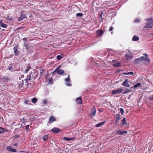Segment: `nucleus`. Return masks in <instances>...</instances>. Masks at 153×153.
<instances>
[{
	"label": "nucleus",
	"mask_w": 153,
	"mask_h": 153,
	"mask_svg": "<svg viewBox=\"0 0 153 153\" xmlns=\"http://www.w3.org/2000/svg\"><path fill=\"white\" fill-rule=\"evenodd\" d=\"M148 23L144 27V28H152L153 26V19L152 18H148L146 19Z\"/></svg>",
	"instance_id": "nucleus-1"
},
{
	"label": "nucleus",
	"mask_w": 153,
	"mask_h": 153,
	"mask_svg": "<svg viewBox=\"0 0 153 153\" xmlns=\"http://www.w3.org/2000/svg\"><path fill=\"white\" fill-rule=\"evenodd\" d=\"M144 59V56H141L138 58L135 59L134 61V63L135 64H136L140 63L143 61Z\"/></svg>",
	"instance_id": "nucleus-2"
},
{
	"label": "nucleus",
	"mask_w": 153,
	"mask_h": 153,
	"mask_svg": "<svg viewBox=\"0 0 153 153\" xmlns=\"http://www.w3.org/2000/svg\"><path fill=\"white\" fill-rule=\"evenodd\" d=\"M123 91V89L120 88L113 90L111 91V93L112 94H116L120 93Z\"/></svg>",
	"instance_id": "nucleus-3"
},
{
	"label": "nucleus",
	"mask_w": 153,
	"mask_h": 153,
	"mask_svg": "<svg viewBox=\"0 0 153 153\" xmlns=\"http://www.w3.org/2000/svg\"><path fill=\"white\" fill-rule=\"evenodd\" d=\"M121 117V116L119 114H118L114 116V119L115 120V124H116L118 122Z\"/></svg>",
	"instance_id": "nucleus-4"
},
{
	"label": "nucleus",
	"mask_w": 153,
	"mask_h": 153,
	"mask_svg": "<svg viewBox=\"0 0 153 153\" xmlns=\"http://www.w3.org/2000/svg\"><path fill=\"white\" fill-rule=\"evenodd\" d=\"M27 18L26 15L25 14H23L21 13V15L20 17L18 18V20L19 21H21L24 19H26Z\"/></svg>",
	"instance_id": "nucleus-5"
},
{
	"label": "nucleus",
	"mask_w": 153,
	"mask_h": 153,
	"mask_svg": "<svg viewBox=\"0 0 153 153\" xmlns=\"http://www.w3.org/2000/svg\"><path fill=\"white\" fill-rule=\"evenodd\" d=\"M91 116L92 117L94 116L96 113V108L94 106H93L91 109Z\"/></svg>",
	"instance_id": "nucleus-6"
},
{
	"label": "nucleus",
	"mask_w": 153,
	"mask_h": 153,
	"mask_svg": "<svg viewBox=\"0 0 153 153\" xmlns=\"http://www.w3.org/2000/svg\"><path fill=\"white\" fill-rule=\"evenodd\" d=\"M51 131L55 134H56L59 132L60 130L59 128H54L51 129Z\"/></svg>",
	"instance_id": "nucleus-7"
},
{
	"label": "nucleus",
	"mask_w": 153,
	"mask_h": 153,
	"mask_svg": "<svg viewBox=\"0 0 153 153\" xmlns=\"http://www.w3.org/2000/svg\"><path fill=\"white\" fill-rule=\"evenodd\" d=\"M124 57H125L126 59L127 60H130L133 58V56L131 55H130L128 53H126Z\"/></svg>",
	"instance_id": "nucleus-8"
},
{
	"label": "nucleus",
	"mask_w": 153,
	"mask_h": 153,
	"mask_svg": "<svg viewBox=\"0 0 153 153\" xmlns=\"http://www.w3.org/2000/svg\"><path fill=\"white\" fill-rule=\"evenodd\" d=\"M103 33V30H98L96 31V33L99 36H102Z\"/></svg>",
	"instance_id": "nucleus-9"
},
{
	"label": "nucleus",
	"mask_w": 153,
	"mask_h": 153,
	"mask_svg": "<svg viewBox=\"0 0 153 153\" xmlns=\"http://www.w3.org/2000/svg\"><path fill=\"white\" fill-rule=\"evenodd\" d=\"M128 79H126L125 80V81L123 82V85L126 87H129V84L128 83Z\"/></svg>",
	"instance_id": "nucleus-10"
},
{
	"label": "nucleus",
	"mask_w": 153,
	"mask_h": 153,
	"mask_svg": "<svg viewBox=\"0 0 153 153\" xmlns=\"http://www.w3.org/2000/svg\"><path fill=\"white\" fill-rule=\"evenodd\" d=\"M127 132L126 131H121L120 130H119L117 131L116 132V134L118 135H122L124 134H126Z\"/></svg>",
	"instance_id": "nucleus-11"
},
{
	"label": "nucleus",
	"mask_w": 153,
	"mask_h": 153,
	"mask_svg": "<svg viewBox=\"0 0 153 153\" xmlns=\"http://www.w3.org/2000/svg\"><path fill=\"white\" fill-rule=\"evenodd\" d=\"M7 149L9 150V151L12 152H16V149H14L13 147L11 146H7Z\"/></svg>",
	"instance_id": "nucleus-12"
},
{
	"label": "nucleus",
	"mask_w": 153,
	"mask_h": 153,
	"mask_svg": "<svg viewBox=\"0 0 153 153\" xmlns=\"http://www.w3.org/2000/svg\"><path fill=\"white\" fill-rule=\"evenodd\" d=\"M13 50H14V53L15 54V55L17 56L19 54V52L18 50L17 47L15 46L13 48Z\"/></svg>",
	"instance_id": "nucleus-13"
},
{
	"label": "nucleus",
	"mask_w": 153,
	"mask_h": 153,
	"mask_svg": "<svg viewBox=\"0 0 153 153\" xmlns=\"http://www.w3.org/2000/svg\"><path fill=\"white\" fill-rule=\"evenodd\" d=\"M76 102L79 104H81L82 103V100L81 97H78L76 99Z\"/></svg>",
	"instance_id": "nucleus-14"
},
{
	"label": "nucleus",
	"mask_w": 153,
	"mask_h": 153,
	"mask_svg": "<svg viewBox=\"0 0 153 153\" xmlns=\"http://www.w3.org/2000/svg\"><path fill=\"white\" fill-rule=\"evenodd\" d=\"M0 26L4 28H6L7 27V25L2 23V20H0Z\"/></svg>",
	"instance_id": "nucleus-15"
},
{
	"label": "nucleus",
	"mask_w": 153,
	"mask_h": 153,
	"mask_svg": "<svg viewBox=\"0 0 153 153\" xmlns=\"http://www.w3.org/2000/svg\"><path fill=\"white\" fill-rule=\"evenodd\" d=\"M127 123L125 118H124L121 121V126L127 125Z\"/></svg>",
	"instance_id": "nucleus-16"
},
{
	"label": "nucleus",
	"mask_w": 153,
	"mask_h": 153,
	"mask_svg": "<svg viewBox=\"0 0 153 153\" xmlns=\"http://www.w3.org/2000/svg\"><path fill=\"white\" fill-rule=\"evenodd\" d=\"M56 119L54 117L52 116L49 118V122L50 123H52L53 121H55Z\"/></svg>",
	"instance_id": "nucleus-17"
},
{
	"label": "nucleus",
	"mask_w": 153,
	"mask_h": 153,
	"mask_svg": "<svg viewBox=\"0 0 153 153\" xmlns=\"http://www.w3.org/2000/svg\"><path fill=\"white\" fill-rule=\"evenodd\" d=\"M65 72L64 70L62 69H59L57 71V73L59 75H61L63 74Z\"/></svg>",
	"instance_id": "nucleus-18"
},
{
	"label": "nucleus",
	"mask_w": 153,
	"mask_h": 153,
	"mask_svg": "<svg viewBox=\"0 0 153 153\" xmlns=\"http://www.w3.org/2000/svg\"><path fill=\"white\" fill-rule=\"evenodd\" d=\"M27 78L25 79V82L26 83H27V82L29 81H30L31 79H30V78L31 77V75L30 74L29 75L27 76Z\"/></svg>",
	"instance_id": "nucleus-19"
},
{
	"label": "nucleus",
	"mask_w": 153,
	"mask_h": 153,
	"mask_svg": "<svg viewBox=\"0 0 153 153\" xmlns=\"http://www.w3.org/2000/svg\"><path fill=\"white\" fill-rule=\"evenodd\" d=\"M75 139V137H64L63 138V139L65 140H66L67 141H70L72 140H74Z\"/></svg>",
	"instance_id": "nucleus-20"
},
{
	"label": "nucleus",
	"mask_w": 153,
	"mask_h": 153,
	"mask_svg": "<svg viewBox=\"0 0 153 153\" xmlns=\"http://www.w3.org/2000/svg\"><path fill=\"white\" fill-rule=\"evenodd\" d=\"M105 123V121L102 122H100V123L97 124L95 125V127H99L103 125Z\"/></svg>",
	"instance_id": "nucleus-21"
},
{
	"label": "nucleus",
	"mask_w": 153,
	"mask_h": 153,
	"mask_svg": "<svg viewBox=\"0 0 153 153\" xmlns=\"http://www.w3.org/2000/svg\"><path fill=\"white\" fill-rule=\"evenodd\" d=\"M13 63H11L9 64V66L8 67V69L9 70L11 71H13Z\"/></svg>",
	"instance_id": "nucleus-22"
},
{
	"label": "nucleus",
	"mask_w": 153,
	"mask_h": 153,
	"mask_svg": "<svg viewBox=\"0 0 153 153\" xmlns=\"http://www.w3.org/2000/svg\"><path fill=\"white\" fill-rule=\"evenodd\" d=\"M133 41H137L139 39L138 37L136 35H134L132 39Z\"/></svg>",
	"instance_id": "nucleus-23"
},
{
	"label": "nucleus",
	"mask_w": 153,
	"mask_h": 153,
	"mask_svg": "<svg viewBox=\"0 0 153 153\" xmlns=\"http://www.w3.org/2000/svg\"><path fill=\"white\" fill-rule=\"evenodd\" d=\"M113 65L114 67H118L121 66V64L120 62H117L114 64Z\"/></svg>",
	"instance_id": "nucleus-24"
},
{
	"label": "nucleus",
	"mask_w": 153,
	"mask_h": 153,
	"mask_svg": "<svg viewBox=\"0 0 153 153\" xmlns=\"http://www.w3.org/2000/svg\"><path fill=\"white\" fill-rule=\"evenodd\" d=\"M5 130L4 128L3 127H0V134H2L4 133Z\"/></svg>",
	"instance_id": "nucleus-25"
},
{
	"label": "nucleus",
	"mask_w": 153,
	"mask_h": 153,
	"mask_svg": "<svg viewBox=\"0 0 153 153\" xmlns=\"http://www.w3.org/2000/svg\"><path fill=\"white\" fill-rule=\"evenodd\" d=\"M48 134L47 135H44V136L43 137H42V139L44 141H46L47 140V139L48 138Z\"/></svg>",
	"instance_id": "nucleus-26"
},
{
	"label": "nucleus",
	"mask_w": 153,
	"mask_h": 153,
	"mask_svg": "<svg viewBox=\"0 0 153 153\" xmlns=\"http://www.w3.org/2000/svg\"><path fill=\"white\" fill-rule=\"evenodd\" d=\"M131 89H129L128 88H126L123 91V94H126V93H128V92H129L130 91Z\"/></svg>",
	"instance_id": "nucleus-27"
},
{
	"label": "nucleus",
	"mask_w": 153,
	"mask_h": 153,
	"mask_svg": "<svg viewBox=\"0 0 153 153\" xmlns=\"http://www.w3.org/2000/svg\"><path fill=\"white\" fill-rule=\"evenodd\" d=\"M29 65L27 66L26 68V69L25 70V71L26 73H27L29 70L30 68V64Z\"/></svg>",
	"instance_id": "nucleus-28"
},
{
	"label": "nucleus",
	"mask_w": 153,
	"mask_h": 153,
	"mask_svg": "<svg viewBox=\"0 0 153 153\" xmlns=\"http://www.w3.org/2000/svg\"><path fill=\"white\" fill-rule=\"evenodd\" d=\"M24 45L25 47H26V49L27 50L28 47H27L28 46V42L27 41H26L24 43Z\"/></svg>",
	"instance_id": "nucleus-29"
},
{
	"label": "nucleus",
	"mask_w": 153,
	"mask_h": 153,
	"mask_svg": "<svg viewBox=\"0 0 153 153\" xmlns=\"http://www.w3.org/2000/svg\"><path fill=\"white\" fill-rule=\"evenodd\" d=\"M143 60H145L146 62H148V63H149L150 62V58L147 57H146V58L144 57Z\"/></svg>",
	"instance_id": "nucleus-30"
},
{
	"label": "nucleus",
	"mask_w": 153,
	"mask_h": 153,
	"mask_svg": "<svg viewBox=\"0 0 153 153\" xmlns=\"http://www.w3.org/2000/svg\"><path fill=\"white\" fill-rule=\"evenodd\" d=\"M141 85V84L140 83H138L136 84V85H134V88H137V87H139Z\"/></svg>",
	"instance_id": "nucleus-31"
},
{
	"label": "nucleus",
	"mask_w": 153,
	"mask_h": 153,
	"mask_svg": "<svg viewBox=\"0 0 153 153\" xmlns=\"http://www.w3.org/2000/svg\"><path fill=\"white\" fill-rule=\"evenodd\" d=\"M37 100V99L36 97L33 98L32 100V102L33 103L36 102Z\"/></svg>",
	"instance_id": "nucleus-32"
},
{
	"label": "nucleus",
	"mask_w": 153,
	"mask_h": 153,
	"mask_svg": "<svg viewBox=\"0 0 153 153\" xmlns=\"http://www.w3.org/2000/svg\"><path fill=\"white\" fill-rule=\"evenodd\" d=\"M69 76V75H68V78L65 79V81L67 82H69L71 81Z\"/></svg>",
	"instance_id": "nucleus-33"
},
{
	"label": "nucleus",
	"mask_w": 153,
	"mask_h": 153,
	"mask_svg": "<svg viewBox=\"0 0 153 153\" xmlns=\"http://www.w3.org/2000/svg\"><path fill=\"white\" fill-rule=\"evenodd\" d=\"M22 83L19 84V89L21 88L22 87L23 85V81L22 80Z\"/></svg>",
	"instance_id": "nucleus-34"
},
{
	"label": "nucleus",
	"mask_w": 153,
	"mask_h": 153,
	"mask_svg": "<svg viewBox=\"0 0 153 153\" xmlns=\"http://www.w3.org/2000/svg\"><path fill=\"white\" fill-rule=\"evenodd\" d=\"M83 15V14L82 13H76V17H82Z\"/></svg>",
	"instance_id": "nucleus-35"
},
{
	"label": "nucleus",
	"mask_w": 153,
	"mask_h": 153,
	"mask_svg": "<svg viewBox=\"0 0 153 153\" xmlns=\"http://www.w3.org/2000/svg\"><path fill=\"white\" fill-rule=\"evenodd\" d=\"M120 112L122 115H123L124 112V109L123 108H120Z\"/></svg>",
	"instance_id": "nucleus-36"
},
{
	"label": "nucleus",
	"mask_w": 153,
	"mask_h": 153,
	"mask_svg": "<svg viewBox=\"0 0 153 153\" xmlns=\"http://www.w3.org/2000/svg\"><path fill=\"white\" fill-rule=\"evenodd\" d=\"M29 125H27L25 126V129L26 130V131H29L30 130V129L29 128Z\"/></svg>",
	"instance_id": "nucleus-37"
},
{
	"label": "nucleus",
	"mask_w": 153,
	"mask_h": 153,
	"mask_svg": "<svg viewBox=\"0 0 153 153\" xmlns=\"http://www.w3.org/2000/svg\"><path fill=\"white\" fill-rule=\"evenodd\" d=\"M47 102L48 101L47 99H45L43 101V104H46Z\"/></svg>",
	"instance_id": "nucleus-38"
},
{
	"label": "nucleus",
	"mask_w": 153,
	"mask_h": 153,
	"mask_svg": "<svg viewBox=\"0 0 153 153\" xmlns=\"http://www.w3.org/2000/svg\"><path fill=\"white\" fill-rule=\"evenodd\" d=\"M57 58L58 59V60H60L61 59H62V57L61 56L58 55L57 56Z\"/></svg>",
	"instance_id": "nucleus-39"
},
{
	"label": "nucleus",
	"mask_w": 153,
	"mask_h": 153,
	"mask_svg": "<svg viewBox=\"0 0 153 153\" xmlns=\"http://www.w3.org/2000/svg\"><path fill=\"white\" fill-rule=\"evenodd\" d=\"M128 75H133L134 74L133 72H128Z\"/></svg>",
	"instance_id": "nucleus-40"
},
{
	"label": "nucleus",
	"mask_w": 153,
	"mask_h": 153,
	"mask_svg": "<svg viewBox=\"0 0 153 153\" xmlns=\"http://www.w3.org/2000/svg\"><path fill=\"white\" fill-rule=\"evenodd\" d=\"M140 22V20L138 19H137L135 20L134 22Z\"/></svg>",
	"instance_id": "nucleus-41"
},
{
	"label": "nucleus",
	"mask_w": 153,
	"mask_h": 153,
	"mask_svg": "<svg viewBox=\"0 0 153 153\" xmlns=\"http://www.w3.org/2000/svg\"><path fill=\"white\" fill-rule=\"evenodd\" d=\"M28 39V38H24L22 39V40L24 41H25V42L26 41H27V40Z\"/></svg>",
	"instance_id": "nucleus-42"
},
{
	"label": "nucleus",
	"mask_w": 153,
	"mask_h": 153,
	"mask_svg": "<svg viewBox=\"0 0 153 153\" xmlns=\"http://www.w3.org/2000/svg\"><path fill=\"white\" fill-rule=\"evenodd\" d=\"M29 102V101L28 100H27L25 101V103L26 104H28Z\"/></svg>",
	"instance_id": "nucleus-43"
},
{
	"label": "nucleus",
	"mask_w": 153,
	"mask_h": 153,
	"mask_svg": "<svg viewBox=\"0 0 153 153\" xmlns=\"http://www.w3.org/2000/svg\"><path fill=\"white\" fill-rule=\"evenodd\" d=\"M114 29V28L113 27H110L109 29V31H111Z\"/></svg>",
	"instance_id": "nucleus-44"
},
{
	"label": "nucleus",
	"mask_w": 153,
	"mask_h": 153,
	"mask_svg": "<svg viewBox=\"0 0 153 153\" xmlns=\"http://www.w3.org/2000/svg\"><path fill=\"white\" fill-rule=\"evenodd\" d=\"M49 82L50 83L52 84L53 82V79H51L49 81Z\"/></svg>",
	"instance_id": "nucleus-45"
},
{
	"label": "nucleus",
	"mask_w": 153,
	"mask_h": 153,
	"mask_svg": "<svg viewBox=\"0 0 153 153\" xmlns=\"http://www.w3.org/2000/svg\"><path fill=\"white\" fill-rule=\"evenodd\" d=\"M19 134H16L15 135V138H18L19 137Z\"/></svg>",
	"instance_id": "nucleus-46"
},
{
	"label": "nucleus",
	"mask_w": 153,
	"mask_h": 153,
	"mask_svg": "<svg viewBox=\"0 0 153 153\" xmlns=\"http://www.w3.org/2000/svg\"><path fill=\"white\" fill-rule=\"evenodd\" d=\"M57 69H55L54 71H53L52 72V74H53L55 72H57Z\"/></svg>",
	"instance_id": "nucleus-47"
},
{
	"label": "nucleus",
	"mask_w": 153,
	"mask_h": 153,
	"mask_svg": "<svg viewBox=\"0 0 153 153\" xmlns=\"http://www.w3.org/2000/svg\"><path fill=\"white\" fill-rule=\"evenodd\" d=\"M66 84V85H67V86H71L72 85L70 83H68L67 84Z\"/></svg>",
	"instance_id": "nucleus-48"
},
{
	"label": "nucleus",
	"mask_w": 153,
	"mask_h": 153,
	"mask_svg": "<svg viewBox=\"0 0 153 153\" xmlns=\"http://www.w3.org/2000/svg\"><path fill=\"white\" fill-rule=\"evenodd\" d=\"M103 12H101V14H100V18L101 19H102V14H103Z\"/></svg>",
	"instance_id": "nucleus-49"
},
{
	"label": "nucleus",
	"mask_w": 153,
	"mask_h": 153,
	"mask_svg": "<svg viewBox=\"0 0 153 153\" xmlns=\"http://www.w3.org/2000/svg\"><path fill=\"white\" fill-rule=\"evenodd\" d=\"M43 70H42V69H41L40 70V74H42V72H43Z\"/></svg>",
	"instance_id": "nucleus-50"
},
{
	"label": "nucleus",
	"mask_w": 153,
	"mask_h": 153,
	"mask_svg": "<svg viewBox=\"0 0 153 153\" xmlns=\"http://www.w3.org/2000/svg\"><path fill=\"white\" fill-rule=\"evenodd\" d=\"M149 100L152 101H153V97H149Z\"/></svg>",
	"instance_id": "nucleus-51"
},
{
	"label": "nucleus",
	"mask_w": 153,
	"mask_h": 153,
	"mask_svg": "<svg viewBox=\"0 0 153 153\" xmlns=\"http://www.w3.org/2000/svg\"><path fill=\"white\" fill-rule=\"evenodd\" d=\"M123 74H124V75H128V73H123Z\"/></svg>",
	"instance_id": "nucleus-52"
},
{
	"label": "nucleus",
	"mask_w": 153,
	"mask_h": 153,
	"mask_svg": "<svg viewBox=\"0 0 153 153\" xmlns=\"http://www.w3.org/2000/svg\"><path fill=\"white\" fill-rule=\"evenodd\" d=\"M60 67L59 66H58V68L56 69H57V70H59V69L60 68Z\"/></svg>",
	"instance_id": "nucleus-53"
},
{
	"label": "nucleus",
	"mask_w": 153,
	"mask_h": 153,
	"mask_svg": "<svg viewBox=\"0 0 153 153\" xmlns=\"http://www.w3.org/2000/svg\"><path fill=\"white\" fill-rule=\"evenodd\" d=\"M146 57H147V54H146V53H144L143 54Z\"/></svg>",
	"instance_id": "nucleus-54"
},
{
	"label": "nucleus",
	"mask_w": 153,
	"mask_h": 153,
	"mask_svg": "<svg viewBox=\"0 0 153 153\" xmlns=\"http://www.w3.org/2000/svg\"><path fill=\"white\" fill-rule=\"evenodd\" d=\"M17 146V144H16V143H15V144H13V146Z\"/></svg>",
	"instance_id": "nucleus-55"
},
{
	"label": "nucleus",
	"mask_w": 153,
	"mask_h": 153,
	"mask_svg": "<svg viewBox=\"0 0 153 153\" xmlns=\"http://www.w3.org/2000/svg\"><path fill=\"white\" fill-rule=\"evenodd\" d=\"M25 151H20V152H25Z\"/></svg>",
	"instance_id": "nucleus-56"
},
{
	"label": "nucleus",
	"mask_w": 153,
	"mask_h": 153,
	"mask_svg": "<svg viewBox=\"0 0 153 153\" xmlns=\"http://www.w3.org/2000/svg\"><path fill=\"white\" fill-rule=\"evenodd\" d=\"M23 27H19V29H20L21 28H23Z\"/></svg>",
	"instance_id": "nucleus-57"
},
{
	"label": "nucleus",
	"mask_w": 153,
	"mask_h": 153,
	"mask_svg": "<svg viewBox=\"0 0 153 153\" xmlns=\"http://www.w3.org/2000/svg\"><path fill=\"white\" fill-rule=\"evenodd\" d=\"M24 153H29L28 151H26Z\"/></svg>",
	"instance_id": "nucleus-58"
},
{
	"label": "nucleus",
	"mask_w": 153,
	"mask_h": 153,
	"mask_svg": "<svg viewBox=\"0 0 153 153\" xmlns=\"http://www.w3.org/2000/svg\"><path fill=\"white\" fill-rule=\"evenodd\" d=\"M24 77V75H22L21 76V77H22H22Z\"/></svg>",
	"instance_id": "nucleus-59"
},
{
	"label": "nucleus",
	"mask_w": 153,
	"mask_h": 153,
	"mask_svg": "<svg viewBox=\"0 0 153 153\" xmlns=\"http://www.w3.org/2000/svg\"><path fill=\"white\" fill-rule=\"evenodd\" d=\"M25 120V119L24 118H23V120L24 121Z\"/></svg>",
	"instance_id": "nucleus-60"
},
{
	"label": "nucleus",
	"mask_w": 153,
	"mask_h": 153,
	"mask_svg": "<svg viewBox=\"0 0 153 153\" xmlns=\"http://www.w3.org/2000/svg\"><path fill=\"white\" fill-rule=\"evenodd\" d=\"M128 52H130V50H129L128 49Z\"/></svg>",
	"instance_id": "nucleus-61"
},
{
	"label": "nucleus",
	"mask_w": 153,
	"mask_h": 153,
	"mask_svg": "<svg viewBox=\"0 0 153 153\" xmlns=\"http://www.w3.org/2000/svg\"><path fill=\"white\" fill-rule=\"evenodd\" d=\"M134 86H133V87H132L131 88H134Z\"/></svg>",
	"instance_id": "nucleus-62"
},
{
	"label": "nucleus",
	"mask_w": 153,
	"mask_h": 153,
	"mask_svg": "<svg viewBox=\"0 0 153 153\" xmlns=\"http://www.w3.org/2000/svg\"><path fill=\"white\" fill-rule=\"evenodd\" d=\"M113 124H114V125H116V124H115V123H114Z\"/></svg>",
	"instance_id": "nucleus-63"
}]
</instances>
